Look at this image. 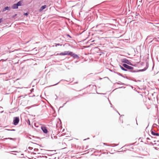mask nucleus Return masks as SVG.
Returning <instances> with one entry per match:
<instances>
[{"mask_svg": "<svg viewBox=\"0 0 159 159\" xmlns=\"http://www.w3.org/2000/svg\"><path fill=\"white\" fill-rule=\"evenodd\" d=\"M19 121V118L18 117H15L13 120V124L14 125H16Z\"/></svg>", "mask_w": 159, "mask_h": 159, "instance_id": "nucleus-1", "label": "nucleus"}, {"mask_svg": "<svg viewBox=\"0 0 159 159\" xmlns=\"http://www.w3.org/2000/svg\"><path fill=\"white\" fill-rule=\"evenodd\" d=\"M70 55L72 57L74 58H79V56L75 53H73L72 52H70Z\"/></svg>", "mask_w": 159, "mask_h": 159, "instance_id": "nucleus-2", "label": "nucleus"}, {"mask_svg": "<svg viewBox=\"0 0 159 159\" xmlns=\"http://www.w3.org/2000/svg\"><path fill=\"white\" fill-rule=\"evenodd\" d=\"M121 62L123 63H125L129 65H132L131 62L128 60L126 59H123L121 60Z\"/></svg>", "mask_w": 159, "mask_h": 159, "instance_id": "nucleus-3", "label": "nucleus"}, {"mask_svg": "<svg viewBox=\"0 0 159 159\" xmlns=\"http://www.w3.org/2000/svg\"><path fill=\"white\" fill-rule=\"evenodd\" d=\"M123 66L125 68L129 70H132L133 69V67L132 66H129L125 64H124L123 65Z\"/></svg>", "mask_w": 159, "mask_h": 159, "instance_id": "nucleus-4", "label": "nucleus"}, {"mask_svg": "<svg viewBox=\"0 0 159 159\" xmlns=\"http://www.w3.org/2000/svg\"><path fill=\"white\" fill-rule=\"evenodd\" d=\"M41 129L44 133L46 134L48 133V131L46 127L42 126L41 127Z\"/></svg>", "mask_w": 159, "mask_h": 159, "instance_id": "nucleus-5", "label": "nucleus"}, {"mask_svg": "<svg viewBox=\"0 0 159 159\" xmlns=\"http://www.w3.org/2000/svg\"><path fill=\"white\" fill-rule=\"evenodd\" d=\"M46 7V5L42 6L41 8L39 10V11L40 12L42 11L44 9H45Z\"/></svg>", "mask_w": 159, "mask_h": 159, "instance_id": "nucleus-6", "label": "nucleus"}, {"mask_svg": "<svg viewBox=\"0 0 159 159\" xmlns=\"http://www.w3.org/2000/svg\"><path fill=\"white\" fill-rule=\"evenodd\" d=\"M12 8L13 9H17L18 7L16 4H14L12 6Z\"/></svg>", "mask_w": 159, "mask_h": 159, "instance_id": "nucleus-7", "label": "nucleus"}, {"mask_svg": "<svg viewBox=\"0 0 159 159\" xmlns=\"http://www.w3.org/2000/svg\"><path fill=\"white\" fill-rule=\"evenodd\" d=\"M151 133L152 135H153L154 136H158L159 135V134L158 133H155L153 131H152Z\"/></svg>", "mask_w": 159, "mask_h": 159, "instance_id": "nucleus-8", "label": "nucleus"}, {"mask_svg": "<svg viewBox=\"0 0 159 159\" xmlns=\"http://www.w3.org/2000/svg\"><path fill=\"white\" fill-rule=\"evenodd\" d=\"M7 10H10V7H7V6L5 8H4L3 9L2 11H5Z\"/></svg>", "mask_w": 159, "mask_h": 159, "instance_id": "nucleus-9", "label": "nucleus"}, {"mask_svg": "<svg viewBox=\"0 0 159 159\" xmlns=\"http://www.w3.org/2000/svg\"><path fill=\"white\" fill-rule=\"evenodd\" d=\"M70 51H65L64 52L65 55H70Z\"/></svg>", "mask_w": 159, "mask_h": 159, "instance_id": "nucleus-10", "label": "nucleus"}, {"mask_svg": "<svg viewBox=\"0 0 159 159\" xmlns=\"http://www.w3.org/2000/svg\"><path fill=\"white\" fill-rule=\"evenodd\" d=\"M22 2L21 1H20L18 2L16 4L18 7L19 6H20L21 5Z\"/></svg>", "mask_w": 159, "mask_h": 159, "instance_id": "nucleus-11", "label": "nucleus"}, {"mask_svg": "<svg viewBox=\"0 0 159 159\" xmlns=\"http://www.w3.org/2000/svg\"><path fill=\"white\" fill-rule=\"evenodd\" d=\"M120 67L121 69V70H124L125 71H126L127 70L125 69L122 66H121V65H120Z\"/></svg>", "mask_w": 159, "mask_h": 159, "instance_id": "nucleus-12", "label": "nucleus"}, {"mask_svg": "<svg viewBox=\"0 0 159 159\" xmlns=\"http://www.w3.org/2000/svg\"><path fill=\"white\" fill-rule=\"evenodd\" d=\"M60 55H65L64 52L61 53L59 54Z\"/></svg>", "mask_w": 159, "mask_h": 159, "instance_id": "nucleus-13", "label": "nucleus"}, {"mask_svg": "<svg viewBox=\"0 0 159 159\" xmlns=\"http://www.w3.org/2000/svg\"><path fill=\"white\" fill-rule=\"evenodd\" d=\"M2 21V18H1L0 19V23H1V22Z\"/></svg>", "mask_w": 159, "mask_h": 159, "instance_id": "nucleus-14", "label": "nucleus"}, {"mask_svg": "<svg viewBox=\"0 0 159 159\" xmlns=\"http://www.w3.org/2000/svg\"><path fill=\"white\" fill-rule=\"evenodd\" d=\"M28 15V14L27 13H25L24 14V15L25 16H27Z\"/></svg>", "mask_w": 159, "mask_h": 159, "instance_id": "nucleus-15", "label": "nucleus"}, {"mask_svg": "<svg viewBox=\"0 0 159 159\" xmlns=\"http://www.w3.org/2000/svg\"><path fill=\"white\" fill-rule=\"evenodd\" d=\"M16 16V14H15L14 16H13V17H14Z\"/></svg>", "mask_w": 159, "mask_h": 159, "instance_id": "nucleus-16", "label": "nucleus"}, {"mask_svg": "<svg viewBox=\"0 0 159 159\" xmlns=\"http://www.w3.org/2000/svg\"><path fill=\"white\" fill-rule=\"evenodd\" d=\"M57 45H60V44H57ZM60 45L61 46V45Z\"/></svg>", "mask_w": 159, "mask_h": 159, "instance_id": "nucleus-17", "label": "nucleus"}, {"mask_svg": "<svg viewBox=\"0 0 159 159\" xmlns=\"http://www.w3.org/2000/svg\"><path fill=\"white\" fill-rule=\"evenodd\" d=\"M68 36H70L69 35H68Z\"/></svg>", "mask_w": 159, "mask_h": 159, "instance_id": "nucleus-18", "label": "nucleus"}, {"mask_svg": "<svg viewBox=\"0 0 159 159\" xmlns=\"http://www.w3.org/2000/svg\"><path fill=\"white\" fill-rule=\"evenodd\" d=\"M29 125H30V122Z\"/></svg>", "mask_w": 159, "mask_h": 159, "instance_id": "nucleus-19", "label": "nucleus"}]
</instances>
